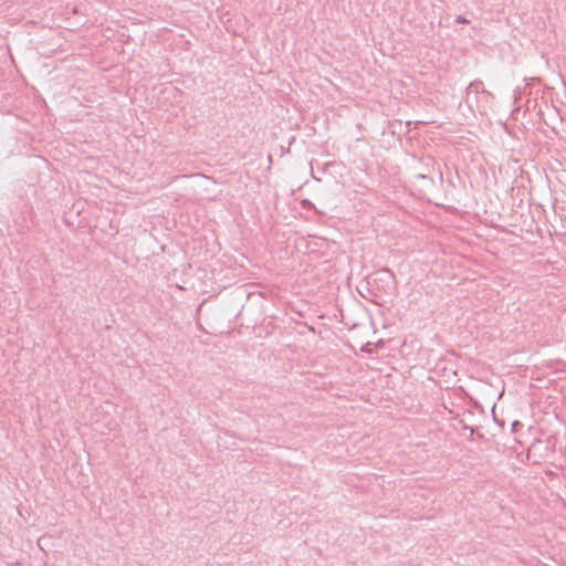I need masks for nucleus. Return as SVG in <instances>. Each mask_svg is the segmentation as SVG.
I'll list each match as a JSON object with an SVG mask.
<instances>
[{
  "label": "nucleus",
  "instance_id": "f257e3e1",
  "mask_svg": "<svg viewBox=\"0 0 566 566\" xmlns=\"http://www.w3.org/2000/svg\"><path fill=\"white\" fill-rule=\"evenodd\" d=\"M380 285H356L357 292L366 300L374 302L376 304H380L378 300V295L375 293V290H379Z\"/></svg>",
  "mask_w": 566,
  "mask_h": 566
},
{
  "label": "nucleus",
  "instance_id": "f03ea898",
  "mask_svg": "<svg viewBox=\"0 0 566 566\" xmlns=\"http://www.w3.org/2000/svg\"><path fill=\"white\" fill-rule=\"evenodd\" d=\"M177 287H178L179 290H184V286H182V285H177Z\"/></svg>",
  "mask_w": 566,
  "mask_h": 566
}]
</instances>
